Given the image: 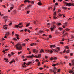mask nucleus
<instances>
[{
    "label": "nucleus",
    "mask_w": 74,
    "mask_h": 74,
    "mask_svg": "<svg viewBox=\"0 0 74 74\" xmlns=\"http://www.w3.org/2000/svg\"><path fill=\"white\" fill-rule=\"evenodd\" d=\"M16 47V48L17 50L19 51V50H22V46L21 44L19 43H18L16 45H15L14 46V48Z\"/></svg>",
    "instance_id": "f257e3e1"
},
{
    "label": "nucleus",
    "mask_w": 74,
    "mask_h": 74,
    "mask_svg": "<svg viewBox=\"0 0 74 74\" xmlns=\"http://www.w3.org/2000/svg\"><path fill=\"white\" fill-rule=\"evenodd\" d=\"M66 6H68V7H70V6H74V4L72 3H67L66 4Z\"/></svg>",
    "instance_id": "f03ea898"
},
{
    "label": "nucleus",
    "mask_w": 74,
    "mask_h": 74,
    "mask_svg": "<svg viewBox=\"0 0 74 74\" xmlns=\"http://www.w3.org/2000/svg\"><path fill=\"white\" fill-rule=\"evenodd\" d=\"M57 70L58 69H57L56 67L54 68L53 70V72L54 73V74H56V70Z\"/></svg>",
    "instance_id": "7ed1b4c3"
},
{
    "label": "nucleus",
    "mask_w": 74,
    "mask_h": 74,
    "mask_svg": "<svg viewBox=\"0 0 74 74\" xmlns=\"http://www.w3.org/2000/svg\"><path fill=\"white\" fill-rule=\"evenodd\" d=\"M32 51L34 53H36H36H38V50L36 49H33Z\"/></svg>",
    "instance_id": "20e7f679"
},
{
    "label": "nucleus",
    "mask_w": 74,
    "mask_h": 74,
    "mask_svg": "<svg viewBox=\"0 0 74 74\" xmlns=\"http://www.w3.org/2000/svg\"><path fill=\"white\" fill-rule=\"evenodd\" d=\"M6 33L5 34V36H9L10 34V32L9 31H7L6 32Z\"/></svg>",
    "instance_id": "39448f33"
},
{
    "label": "nucleus",
    "mask_w": 74,
    "mask_h": 74,
    "mask_svg": "<svg viewBox=\"0 0 74 74\" xmlns=\"http://www.w3.org/2000/svg\"><path fill=\"white\" fill-rule=\"evenodd\" d=\"M37 4L38 5H39L40 6H41V5H42V3H41V1L39 2Z\"/></svg>",
    "instance_id": "423d86ee"
},
{
    "label": "nucleus",
    "mask_w": 74,
    "mask_h": 74,
    "mask_svg": "<svg viewBox=\"0 0 74 74\" xmlns=\"http://www.w3.org/2000/svg\"><path fill=\"white\" fill-rule=\"evenodd\" d=\"M37 22H38V20H35L34 21V25H36V23H37Z\"/></svg>",
    "instance_id": "0eeeda50"
},
{
    "label": "nucleus",
    "mask_w": 74,
    "mask_h": 74,
    "mask_svg": "<svg viewBox=\"0 0 74 74\" xmlns=\"http://www.w3.org/2000/svg\"><path fill=\"white\" fill-rule=\"evenodd\" d=\"M40 53H44V49H42L41 50H40Z\"/></svg>",
    "instance_id": "6e6552de"
},
{
    "label": "nucleus",
    "mask_w": 74,
    "mask_h": 74,
    "mask_svg": "<svg viewBox=\"0 0 74 74\" xmlns=\"http://www.w3.org/2000/svg\"><path fill=\"white\" fill-rule=\"evenodd\" d=\"M52 28L55 29V28H56V26L55 25H54L52 26Z\"/></svg>",
    "instance_id": "1a4fd4ad"
},
{
    "label": "nucleus",
    "mask_w": 74,
    "mask_h": 74,
    "mask_svg": "<svg viewBox=\"0 0 74 74\" xmlns=\"http://www.w3.org/2000/svg\"><path fill=\"white\" fill-rule=\"evenodd\" d=\"M20 27V26L16 25H15L14 26V27H16L17 28H18V27Z\"/></svg>",
    "instance_id": "9d476101"
},
{
    "label": "nucleus",
    "mask_w": 74,
    "mask_h": 74,
    "mask_svg": "<svg viewBox=\"0 0 74 74\" xmlns=\"http://www.w3.org/2000/svg\"><path fill=\"white\" fill-rule=\"evenodd\" d=\"M15 61L14 60H13L12 61L10 62V63H14V62H15Z\"/></svg>",
    "instance_id": "9b49d317"
},
{
    "label": "nucleus",
    "mask_w": 74,
    "mask_h": 74,
    "mask_svg": "<svg viewBox=\"0 0 74 74\" xmlns=\"http://www.w3.org/2000/svg\"><path fill=\"white\" fill-rule=\"evenodd\" d=\"M8 26V25L5 24L3 26V27L4 28L5 27H7Z\"/></svg>",
    "instance_id": "f8f14e48"
},
{
    "label": "nucleus",
    "mask_w": 74,
    "mask_h": 74,
    "mask_svg": "<svg viewBox=\"0 0 74 74\" xmlns=\"http://www.w3.org/2000/svg\"><path fill=\"white\" fill-rule=\"evenodd\" d=\"M62 8H63V9H64V10H67V8L66 7H63Z\"/></svg>",
    "instance_id": "ddd939ff"
},
{
    "label": "nucleus",
    "mask_w": 74,
    "mask_h": 74,
    "mask_svg": "<svg viewBox=\"0 0 74 74\" xmlns=\"http://www.w3.org/2000/svg\"><path fill=\"white\" fill-rule=\"evenodd\" d=\"M65 49H69V47L67 46H66L65 47Z\"/></svg>",
    "instance_id": "4468645a"
},
{
    "label": "nucleus",
    "mask_w": 74,
    "mask_h": 74,
    "mask_svg": "<svg viewBox=\"0 0 74 74\" xmlns=\"http://www.w3.org/2000/svg\"><path fill=\"white\" fill-rule=\"evenodd\" d=\"M72 65L74 66V60H73L72 61Z\"/></svg>",
    "instance_id": "2eb2a0df"
},
{
    "label": "nucleus",
    "mask_w": 74,
    "mask_h": 74,
    "mask_svg": "<svg viewBox=\"0 0 74 74\" xmlns=\"http://www.w3.org/2000/svg\"><path fill=\"white\" fill-rule=\"evenodd\" d=\"M56 12H57L56 11L54 12V14H53V15H54V16H56Z\"/></svg>",
    "instance_id": "dca6fc26"
},
{
    "label": "nucleus",
    "mask_w": 74,
    "mask_h": 74,
    "mask_svg": "<svg viewBox=\"0 0 74 74\" xmlns=\"http://www.w3.org/2000/svg\"><path fill=\"white\" fill-rule=\"evenodd\" d=\"M69 73H73V71L72 70H70L69 71Z\"/></svg>",
    "instance_id": "f3484780"
},
{
    "label": "nucleus",
    "mask_w": 74,
    "mask_h": 74,
    "mask_svg": "<svg viewBox=\"0 0 74 74\" xmlns=\"http://www.w3.org/2000/svg\"><path fill=\"white\" fill-rule=\"evenodd\" d=\"M65 30H66V31H70V29H69V28H66L65 29Z\"/></svg>",
    "instance_id": "a211bd4d"
},
{
    "label": "nucleus",
    "mask_w": 74,
    "mask_h": 74,
    "mask_svg": "<svg viewBox=\"0 0 74 74\" xmlns=\"http://www.w3.org/2000/svg\"><path fill=\"white\" fill-rule=\"evenodd\" d=\"M67 23H68V22H66L65 23H64V25L67 26Z\"/></svg>",
    "instance_id": "6ab92c4d"
},
{
    "label": "nucleus",
    "mask_w": 74,
    "mask_h": 74,
    "mask_svg": "<svg viewBox=\"0 0 74 74\" xmlns=\"http://www.w3.org/2000/svg\"><path fill=\"white\" fill-rule=\"evenodd\" d=\"M54 29L53 28L51 27L50 28V29H51V32H52L53 31V30H54Z\"/></svg>",
    "instance_id": "aec40b11"
},
{
    "label": "nucleus",
    "mask_w": 74,
    "mask_h": 74,
    "mask_svg": "<svg viewBox=\"0 0 74 74\" xmlns=\"http://www.w3.org/2000/svg\"><path fill=\"white\" fill-rule=\"evenodd\" d=\"M58 29L59 30H63V28H59Z\"/></svg>",
    "instance_id": "412c9836"
},
{
    "label": "nucleus",
    "mask_w": 74,
    "mask_h": 74,
    "mask_svg": "<svg viewBox=\"0 0 74 74\" xmlns=\"http://www.w3.org/2000/svg\"><path fill=\"white\" fill-rule=\"evenodd\" d=\"M57 18H57V17H56L55 16H53V19H57Z\"/></svg>",
    "instance_id": "4be33fe9"
},
{
    "label": "nucleus",
    "mask_w": 74,
    "mask_h": 74,
    "mask_svg": "<svg viewBox=\"0 0 74 74\" xmlns=\"http://www.w3.org/2000/svg\"><path fill=\"white\" fill-rule=\"evenodd\" d=\"M60 11H61V10H60V9H59L58 10V11H57V12L58 13H59V12H60Z\"/></svg>",
    "instance_id": "5701e85b"
},
{
    "label": "nucleus",
    "mask_w": 74,
    "mask_h": 74,
    "mask_svg": "<svg viewBox=\"0 0 74 74\" xmlns=\"http://www.w3.org/2000/svg\"><path fill=\"white\" fill-rule=\"evenodd\" d=\"M30 25V23H28V24H27L26 25V27H27V26H29V25Z\"/></svg>",
    "instance_id": "b1692460"
},
{
    "label": "nucleus",
    "mask_w": 74,
    "mask_h": 74,
    "mask_svg": "<svg viewBox=\"0 0 74 74\" xmlns=\"http://www.w3.org/2000/svg\"><path fill=\"white\" fill-rule=\"evenodd\" d=\"M31 56V58H33L34 56V55L32 54V55L30 56Z\"/></svg>",
    "instance_id": "393cba45"
},
{
    "label": "nucleus",
    "mask_w": 74,
    "mask_h": 74,
    "mask_svg": "<svg viewBox=\"0 0 74 74\" xmlns=\"http://www.w3.org/2000/svg\"><path fill=\"white\" fill-rule=\"evenodd\" d=\"M31 3V4H34V1H31L30 2Z\"/></svg>",
    "instance_id": "a878e982"
},
{
    "label": "nucleus",
    "mask_w": 74,
    "mask_h": 74,
    "mask_svg": "<svg viewBox=\"0 0 74 74\" xmlns=\"http://www.w3.org/2000/svg\"><path fill=\"white\" fill-rule=\"evenodd\" d=\"M57 72H59V73H60V69H57Z\"/></svg>",
    "instance_id": "bb28decb"
},
{
    "label": "nucleus",
    "mask_w": 74,
    "mask_h": 74,
    "mask_svg": "<svg viewBox=\"0 0 74 74\" xmlns=\"http://www.w3.org/2000/svg\"><path fill=\"white\" fill-rule=\"evenodd\" d=\"M16 36V37H19V35L18 34H15Z\"/></svg>",
    "instance_id": "cd10ccee"
},
{
    "label": "nucleus",
    "mask_w": 74,
    "mask_h": 74,
    "mask_svg": "<svg viewBox=\"0 0 74 74\" xmlns=\"http://www.w3.org/2000/svg\"><path fill=\"white\" fill-rule=\"evenodd\" d=\"M34 56L35 58H38V57L37 55H35Z\"/></svg>",
    "instance_id": "c85d7f7f"
},
{
    "label": "nucleus",
    "mask_w": 74,
    "mask_h": 74,
    "mask_svg": "<svg viewBox=\"0 0 74 74\" xmlns=\"http://www.w3.org/2000/svg\"><path fill=\"white\" fill-rule=\"evenodd\" d=\"M64 58L65 59H67L68 58V57H67V56H64Z\"/></svg>",
    "instance_id": "c756f323"
},
{
    "label": "nucleus",
    "mask_w": 74,
    "mask_h": 74,
    "mask_svg": "<svg viewBox=\"0 0 74 74\" xmlns=\"http://www.w3.org/2000/svg\"><path fill=\"white\" fill-rule=\"evenodd\" d=\"M23 6H24V4H23L21 5H20L19 7H23Z\"/></svg>",
    "instance_id": "7c9ffc66"
},
{
    "label": "nucleus",
    "mask_w": 74,
    "mask_h": 74,
    "mask_svg": "<svg viewBox=\"0 0 74 74\" xmlns=\"http://www.w3.org/2000/svg\"><path fill=\"white\" fill-rule=\"evenodd\" d=\"M38 57V58H41V54H39Z\"/></svg>",
    "instance_id": "2f4dec72"
},
{
    "label": "nucleus",
    "mask_w": 74,
    "mask_h": 74,
    "mask_svg": "<svg viewBox=\"0 0 74 74\" xmlns=\"http://www.w3.org/2000/svg\"><path fill=\"white\" fill-rule=\"evenodd\" d=\"M27 58H32L31 57V56L30 55H29V56H27Z\"/></svg>",
    "instance_id": "473e14b6"
},
{
    "label": "nucleus",
    "mask_w": 74,
    "mask_h": 74,
    "mask_svg": "<svg viewBox=\"0 0 74 74\" xmlns=\"http://www.w3.org/2000/svg\"><path fill=\"white\" fill-rule=\"evenodd\" d=\"M69 52H70V50H67L66 51V53H69Z\"/></svg>",
    "instance_id": "72a5a7b5"
},
{
    "label": "nucleus",
    "mask_w": 74,
    "mask_h": 74,
    "mask_svg": "<svg viewBox=\"0 0 74 74\" xmlns=\"http://www.w3.org/2000/svg\"><path fill=\"white\" fill-rule=\"evenodd\" d=\"M49 38H52V35H49Z\"/></svg>",
    "instance_id": "f704fd0d"
},
{
    "label": "nucleus",
    "mask_w": 74,
    "mask_h": 74,
    "mask_svg": "<svg viewBox=\"0 0 74 74\" xmlns=\"http://www.w3.org/2000/svg\"><path fill=\"white\" fill-rule=\"evenodd\" d=\"M6 18H8L7 16H5L3 17V19H5Z\"/></svg>",
    "instance_id": "c9c22d12"
},
{
    "label": "nucleus",
    "mask_w": 74,
    "mask_h": 74,
    "mask_svg": "<svg viewBox=\"0 0 74 74\" xmlns=\"http://www.w3.org/2000/svg\"><path fill=\"white\" fill-rule=\"evenodd\" d=\"M33 62H28V63L29 64H32Z\"/></svg>",
    "instance_id": "e433bc0d"
},
{
    "label": "nucleus",
    "mask_w": 74,
    "mask_h": 74,
    "mask_svg": "<svg viewBox=\"0 0 74 74\" xmlns=\"http://www.w3.org/2000/svg\"><path fill=\"white\" fill-rule=\"evenodd\" d=\"M22 53V51L19 52L18 53V55H20V54H21Z\"/></svg>",
    "instance_id": "4c0bfd02"
},
{
    "label": "nucleus",
    "mask_w": 74,
    "mask_h": 74,
    "mask_svg": "<svg viewBox=\"0 0 74 74\" xmlns=\"http://www.w3.org/2000/svg\"><path fill=\"white\" fill-rule=\"evenodd\" d=\"M13 40H14V41H17V39H16L15 38H13Z\"/></svg>",
    "instance_id": "58836bf2"
},
{
    "label": "nucleus",
    "mask_w": 74,
    "mask_h": 74,
    "mask_svg": "<svg viewBox=\"0 0 74 74\" xmlns=\"http://www.w3.org/2000/svg\"><path fill=\"white\" fill-rule=\"evenodd\" d=\"M50 60H53V58L51 57L50 58Z\"/></svg>",
    "instance_id": "ea45409f"
},
{
    "label": "nucleus",
    "mask_w": 74,
    "mask_h": 74,
    "mask_svg": "<svg viewBox=\"0 0 74 74\" xmlns=\"http://www.w3.org/2000/svg\"><path fill=\"white\" fill-rule=\"evenodd\" d=\"M42 32H43V31H40L39 33H42Z\"/></svg>",
    "instance_id": "a19ab883"
},
{
    "label": "nucleus",
    "mask_w": 74,
    "mask_h": 74,
    "mask_svg": "<svg viewBox=\"0 0 74 74\" xmlns=\"http://www.w3.org/2000/svg\"><path fill=\"white\" fill-rule=\"evenodd\" d=\"M39 69L40 70H42V69H43V68L42 67V68H41L40 67L39 68Z\"/></svg>",
    "instance_id": "79ce46f5"
},
{
    "label": "nucleus",
    "mask_w": 74,
    "mask_h": 74,
    "mask_svg": "<svg viewBox=\"0 0 74 74\" xmlns=\"http://www.w3.org/2000/svg\"><path fill=\"white\" fill-rule=\"evenodd\" d=\"M13 8H14V7H10V10H12V9H13Z\"/></svg>",
    "instance_id": "37998d69"
},
{
    "label": "nucleus",
    "mask_w": 74,
    "mask_h": 74,
    "mask_svg": "<svg viewBox=\"0 0 74 74\" xmlns=\"http://www.w3.org/2000/svg\"><path fill=\"white\" fill-rule=\"evenodd\" d=\"M15 33V32L14 31H13L12 32V34L13 35Z\"/></svg>",
    "instance_id": "c03bdc74"
},
{
    "label": "nucleus",
    "mask_w": 74,
    "mask_h": 74,
    "mask_svg": "<svg viewBox=\"0 0 74 74\" xmlns=\"http://www.w3.org/2000/svg\"><path fill=\"white\" fill-rule=\"evenodd\" d=\"M12 25V22H11L9 24V26H11Z\"/></svg>",
    "instance_id": "a18cd8bd"
},
{
    "label": "nucleus",
    "mask_w": 74,
    "mask_h": 74,
    "mask_svg": "<svg viewBox=\"0 0 74 74\" xmlns=\"http://www.w3.org/2000/svg\"><path fill=\"white\" fill-rule=\"evenodd\" d=\"M7 29H8L7 27H5L4 28V30H7Z\"/></svg>",
    "instance_id": "49530a36"
},
{
    "label": "nucleus",
    "mask_w": 74,
    "mask_h": 74,
    "mask_svg": "<svg viewBox=\"0 0 74 74\" xmlns=\"http://www.w3.org/2000/svg\"><path fill=\"white\" fill-rule=\"evenodd\" d=\"M64 26H65L64 25H63L62 26V27L63 28H64V29H65V28H66V27H65Z\"/></svg>",
    "instance_id": "de8ad7c7"
},
{
    "label": "nucleus",
    "mask_w": 74,
    "mask_h": 74,
    "mask_svg": "<svg viewBox=\"0 0 74 74\" xmlns=\"http://www.w3.org/2000/svg\"><path fill=\"white\" fill-rule=\"evenodd\" d=\"M40 64V62H38V66H39Z\"/></svg>",
    "instance_id": "09e8293b"
},
{
    "label": "nucleus",
    "mask_w": 74,
    "mask_h": 74,
    "mask_svg": "<svg viewBox=\"0 0 74 74\" xmlns=\"http://www.w3.org/2000/svg\"><path fill=\"white\" fill-rule=\"evenodd\" d=\"M37 37L33 38V39H34V40H36V39H37Z\"/></svg>",
    "instance_id": "8fccbe9b"
},
{
    "label": "nucleus",
    "mask_w": 74,
    "mask_h": 74,
    "mask_svg": "<svg viewBox=\"0 0 74 74\" xmlns=\"http://www.w3.org/2000/svg\"><path fill=\"white\" fill-rule=\"evenodd\" d=\"M27 60V58H26L25 59H23V62H24V61H25V60Z\"/></svg>",
    "instance_id": "3c124183"
},
{
    "label": "nucleus",
    "mask_w": 74,
    "mask_h": 74,
    "mask_svg": "<svg viewBox=\"0 0 74 74\" xmlns=\"http://www.w3.org/2000/svg\"><path fill=\"white\" fill-rule=\"evenodd\" d=\"M53 60H54V59H57V57H55L53 58Z\"/></svg>",
    "instance_id": "603ef678"
},
{
    "label": "nucleus",
    "mask_w": 74,
    "mask_h": 74,
    "mask_svg": "<svg viewBox=\"0 0 74 74\" xmlns=\"http://www.w3.org/2000/svg\"><path fill=\"white\" fill-rule=\"evenodd\" d=\"M2 7H4V8H6V7H5V5H2Z\"/></svg>",
    "instance_id": "864d4df0"
},
{
    "label": "nucleus",
    "mask_w": 74,
    "mask_h": 74,
    "mask_svg": "<svg viewBox=\"0 0 74 74\" xmlns=\"http://www.w3.org/2000/svg\"><path fill=\"white\" fill-rule=\"evenodd\" d=\"M57 49H58V50H60V48H59V47H58L57 48Z\"/></svg>",
    "instance_id": "5fc2aeb1"
},
{
    "label": "nucleus",
    "mask_w": 74,
    "mask_h": 74,
    "mask_svg": "<svg viewBox=\"0 0 74 74\" xmlns=\"http://www.w3.org/2000/svg\"><path fill=\"white\" fill-rule=\"evenodd\" d=\"M50 52L51 53H52V52H53V51H52V50H51Z\"/></svg>",
    "instance_id": "6e6d98bb"
},
{
    "label": "nucleus",
    "mask_w": 74,
    "mask_h": 74,
    "mask_svg": "<svg viewBox=\"0 0 74 74\" xmlns=\"http://www.w3.org/2000/svg\"><path fill=\"white\" fill-rule=\"evenodd\" d=\"M24 3H26V2H27V0H25L24 1Z\"/></svg>",
    "instance_id": "4d7b16f0"
},
{
    "label": "nucleus",
    "mask_w": 74,
    "mask_h": 74,
    "mask_svg": "<svg viewBox=\"0 0 74 74\" xmlns=\"http://www.w3.org/2000/svg\"><path fill=\"white\" fill-rule=\"evenodd\" d=\"M8 56H9V57H11V54H9L8 55Z\"/></svg>",
    "instance_id": "13d9d810"
},
{
    "label": "nucleus",
    "mask_w": 74,
    "mask_h": 74,
    "mask_svg": "<svg viewBox=\"0 0 74 74\" xmlns=\"http://www.w3.org/2000/svg\"><path fill=\"white\" fill-rule=\"evenodd\" d=\"M69 65L70 66H72V65L71 64V63H69Z\"/></svg>",
    "instance_id": "bf43d9fd"
},
{
    "label": "nucleus",
    "mask_w": 74,
    "mask_h": 74,
    "mask_svg": "<svg viewBox=\"0 0 74 74\" xmlns=\"http://www.w3.org/2000/svg\"><path fill=\"white\" fill-rule=\"evenodd\" d=\"M51 8H52V7H49L48 8L49 10H50Z\"/></svg>",
    "instance_id": "052dcab7"
},
{
    "label": "nucleus",
    "mask_w": 74,
    "mask_h": 74,
    "mask_svg": "<svg viewBox=\"0 0 74 74\" xmlns=\"http://www.w3.org/2000/svg\"><path fill=\"white\" fill-rule=\"evenodd\" d=\"M17 40H19V36L17 37Z\"/></svg>",
    "instance_id": "680f3d73"
},
{
    "label": "nucleus",
    "mask_w": 74,
    "mask_h": 74,
    "mask_svg": "<svg viewBox=\"0 0 74 74\" xmlns=\"http://www.w3.org/2000/svg\"><path fill=\"white\" fill-rule=\"evenodd\" d=\"M33 44H34V43H31L30 44V45L31 46H33Z\"/></svg>",
    "instance_id": "e2e57ef3"
},
{
    "label": "nucleus",
    "mask_w": 74,
    "mask_h": 74,
    "mask_svg": "<svg viewBox=\"0 0 74 74\" xmlns=\"http://www.w3.org/2000/svg\"><path fill=\"white\" fill-rule=\"evenodd\" d=\"M63 3H64V4H67L66 2L65 1H64Z\"/></svg>",
    "instance_id": "0e129e2a"
},
{
    "label": "nucleus",
    "mask_w": 74,
    "mask_h": 74,
    "mask_svg": "<svg viewBox=\"0 0 74 74\" xmlns=\"http://www.w3.org/2000/svg\"><path fill=\"white\" fill-rule=\"evenodd\" d=\"M62 15H63V17L64 18L65 17V14H63Z\"/></svg>",
    "instance_id": "69168bd1"
},
{
    "label": "nucleus",
    "mask_w": 74,
    "mask_h": 74,
    "mask_svg": "<svg viewBox=\"0 0 74 74\" xmlns=\"http://www.w3.org/2000/svg\"><path fill=\"white\" fill-rule=\"evenodd\" d=\"M53 51H54V52H56V49H53Z\"/></svg>",
    "instance_id": "338daca9"
},
{
    "label": "nucleus",
    "mask_w": 74,
    "mask_h": 74,
    "mask_svg": "<svg viewBox=\"0 0 74 74\" xmlns=\"http://www.w3.org/2000/svg\"><path fill=\"white\" fill-rule=\"evenodd\" d=\"M50 48H52L53 47V45H50Z\"/></svg>",
    "instance_id": "774afa93"
}]
</instances>
